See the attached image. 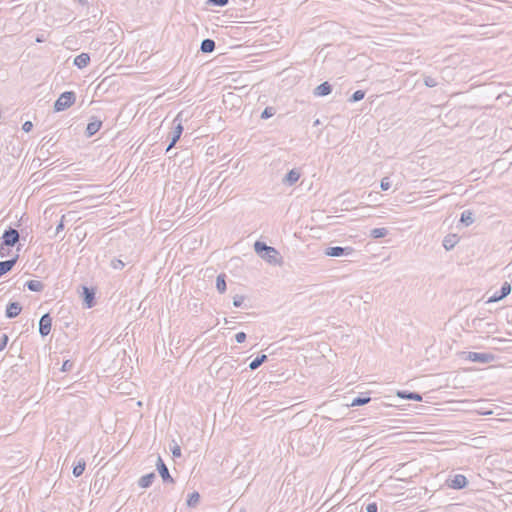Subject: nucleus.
Wrapping results in <instances>:
<instances>
[{
    "instance_id": "6ab92c4d",
    "label": "nucleus",
    "mask_w": 512,
    "mask_h": 512,
    "mask_svg": "<svg viewBox=\"0 0 512 512\" xmlns=\"http://www.w3.org/2000/svg\"><path fill=\"white\" fill-rule=\"evenodd\" d=\"M90 63V55L88 53H81L74 59V65L79 69H83Z\"/></svg>"
},
{
    "instance_id": "79ce46f5",
    "label": "nucleus",
    "mask_w": 512,
    "mask_h": 512,
    "mask_svg": "<svg viewBox=\"0 0 512 512\" xmlns=\"http://www.w3.org/2000/svg\"><path fill=\"white\" fill-rule=\"evenodd\" d=\"M33 129V123L31 121H26L22 125V130L24 132H30Z\"/></svg>"
},
{
    "instance_id": "393cba45",
    "label": "nucleus",
    "mask_w": 512,
    "mask_h": 512,
    "mask_svg": "<svg viewBox=\"0 0 512 512\" xmlns=\"http://www.w3.org/2000/svg\"><path fill=\"white\" fill-rule=\"evenodd\" d=\"M216 289L220 294H223L226 291L227 286H226V274L225 273H221L217 276Z\"/></svg>"
},
{
    "instance_id": "de8ad7c7",
    "label": "nucleus",
    "mask_w": 512,
    "mask_h": 512,
    "mask_svg": "<svg viewBox=\"0 0 512 512\" xmlns=\"http://www.w3.org/2000/svg\"><path fill=\"white\" fill-rule=\"evenodd\" d=\"M181 114H178L177 117L175 118L174 122L178 121L179 120V117H180Z\"/></svg>"
},
{
    "instance_id": "2eb2a0df",
    "label": "nucleus",
    "mask_w": 512,
    "mask_h": 512,
    "mask_svg": "<svg viewBox=\"0 0 512 512\" xmlns=\"http://www.w3.org/2000/svg\"><path fill=\"white\" fill-rule=\"evenodd\" d=\"M458 242L459 237L457 234H448L444 237L442 244L445 250L450 251L456 246Z\"/></svg>"
},
{
    "instance_id": "dca6fc26",
    "label": "nucleus",
    "mask_w": 512,
    "mask_h": 512,
    "mask_svg": "<svg viewBox=\"0 0 512 512\" xmlns=\"http://www.w3.org/2000/svg\"><path fill=\"white\" fill-rule=\"evenodd\" d=\"M183 132V126L181 124V121L175 126L174 131L172 132L171 141L168 145L166 151H169L172 147L175 146L177 141L180 139L181 134Z\"/></svg>"
},
{
    "instance_id": "5701e85b",
    "label": "nucleus",
    "mask_w": 512,
    "mask_h": 512,
    "mask_svg": "<svg viewBox=\"0 0 512 512\" xmlns=\"http://www.w3.org/2000/svg\"><path fill=\"white\" fill-rule=\"evenodd\" d=\"M24 286L32 292H41L44 289V284L38 280H28Z\"/></svg>"
},
{
    "instance_id": "f257e3e1",
    "label": "nucleus",
    "mask_w": 512,
    "mask_h": 512,
    "mask_svg": "<svg viewBox=\"0 0 512 512\" xmlns=\"http://www.w3.org/2000/svg\"><path fill=\"white\" fill-rule=\"evenodd\" d=\"M254 251L269 264L276 265L281 262L279 251L272 246H268L265 242L259 240L256 241L254 243Z\"/></svg>"
},
{
    "instance_id": "20e7f679",
    "label": "nucleus",
    "mask_w": 512,
    "mask_h": 512,
    "mask_svg": "<svg viewBox=\"0 0 512 512\" xmlns=\"http://www.w3.org/2000/svg\"><path fill=\"white\" fill-rule=\"evenodd\" d=\"M19 239L20 234L18 230L8 227L2 234L0 244H2V246L14 247L19 242Z\"/></svg>"
},
{
    "instance_id": "49530a36",
    "label": "nucleus",
    "mask_w": 512,
    "mask_h": 512,
    "mask_svg": "<svg viewBox=\"0 0 512 512\" xmlns=\"http://www.w3.org/2000/svg\"><path fill=\"white\" fill-rule=\"evenodd\" d=\"M319 124H320V120H319V119H317V120H315V121H314V126H317V125H319Z\"/></svg>"
},
{
    "instance_id": "4468645a",
    "label": "nucleus",
    "mask_w": 512,
    "mask_h": 512,
    "mask_svg": "<svg viewBox=\"0 0 512 512\" xmlns=\"http://www.w3.org/2000/svg\"><path fill=\"white\" fill-rule=\"evenodd\" d=\"M331 92H332V85L327 81L321 83L314 89V95L319 96V97L327 96Z\"/></svg>"
},
{
    "instance_id": "a19ab883",
    "label": "nucleus",
    "mask_w": 512,
    "mask_h": 512,
    "mask_svg": "<svg viewBox=\"0 0 512 512\" xmlns=\"http://www.w3.org/2000/svg\"><path fill=\"white\" fill-rule=\"evenodd\" d=\"M10 248L11 247L2 246V244H0V257L4 258L8 256L10 253Z\"/></svg>"
},
{
    "instance_id": "7ed1b4c3",
    "label": "nucleus",
    "mask_w": 512,
    "mask_h": 512,
    "mask_svg": "<svg viewBox=\"0 0 512 512\" xmlns=\"http://www.w3.org/2000/svg\"><path fill=\"white\" fill-rule=\"evenodd\" d=\"M464 359L471 362H478L487 364L493 362L496 356L492 353H480V352H463Z\"/></svg>"
},
{
    "instance_id": "f8f14e48",
    "label": "nucleus",
    "mask_w": 512,
    "mask_h": 512,
    "mask_svg": "<svg viewBox=\"0 0 512 512\" xmlns=\"http://www.w3.org/2000/svg\"><path fill=\"white\" fill-rule=\"evenodd\" d=\"M19 259V254H16L9 260L0 261V277L10 272Z\"/></svg>"
},
{
    "instance_id": "a211bd4d",
    "label": "nucleus",
    "mask_w": 512,
    "mask_h": 512,
    "mask_svg": "<svg viewBox=\"0 0 512 512\" xmlns=\"http://www.w3.org/2000/svg\"><path fill=\"white\" fill-rule=\"evenodd\" d=\"M397 396L402 399L422 401V395L418 392L400 390V391H397Z\"/></svg>"
},
{
    "instance_id": "9d476101",
    "label": "nucleus",
    "mask_w": 512,
    "mask_h": 512,
    "mask_svg": "<svg viewBox=\"0 0 512 512\" xmlns=\"http://www.w3.org/2000/svg\"><path fill=\"white\" fill-rule=\"evenodd\" d=\"M52 318L49 313L42 315L39 320V333L42 337L47 336L51 331Z\"/></svg>"
},
{
    "instance_id": "a878e982",
    "label": "nucleus",
    "mask_w": 512,
    "mask_h": 512,
    "mask_svg": "<svg viewBox=\"0 0 512 512\" xmlns=\"http://www.w3.org/2000/svg\"><path fill=\"white\" fill-rule=\"evenodd\" d=\"M267 359H268L267 355L261 354L250 362L249 368L254 371V370L258 369L264 362H266Z\"/></svg>"
},
{
    "instance_id": "cd10ccee",
    "label": "nucleus",
    "mask_w": 512,
    "mask_h": 512,
    "mask_svg": "<svg viewBox=\"0 0 512 512\" xmlns=\"http://www.w3.org/2000/svg\"><path fill=\"white\" fill-rule=\"evenodd\" d=\"M85 467H86V462L83 459L79 460L78 463L76 465H74V467H73V471H72L73 475L75 477H80L83 474Z\"/></svg>"
},
{
    "instance_id": "58836bf2",
    "label": "nucleus",
    "mask_w": 512,
    "mask_h": 512,
    "mask_svg": "<svg viewBox=\"0 0 512 512\" xmlns=\"http://www.w3.org/2000/svg\"><path fill=\"white\" fill-rule=\"evenodd\" d=\"M247 338V335L245 332L241 331V332H238L236 335H235V340L237 343H243L245 342Z\"/></svg>"
},
{
    "instance_id": "72a5a7b5",
    "label": "nucleus",
    "mask_w": 512,
    "mask_h": 512,
    "mask_svg": "<svg viewBox=\"0 0 512 512\" xmlns=\"http://www.w3.org/2000/svg\"><path fill=\"white\" fill-rule=\"evenodd\" d=\"M125 266L124 262L120 259H113L111 261V267L114 268V269H123Z\"/></svg>"
},
{
    "instance_id": "c756f323",
    "label": "nucleus",
    "mask_w": 512,
    "mask_h": 512,
    "mask_svg": "<svg viewBox=\"0 0 512 512\" xmlns=\"http://www.w3.org/2000/svg\"><path fill=\"white\" fill-rule=\"evenodd\" d=\"M365 97V91L357 90L349 98V102L355 103L361 101Z\"/></svg>"
},
{
    "instance_id": "bb28decb",
    "label": "nucleus",
    "mask_w": 512,
    "mask_h": 512,
    "mask_svg": "<svg viewBox=\"0 0 512 512\" xmlns=\"http://www.w3.org/2000/svg\"><path fill=\"white\" fill-rule=\"evenodd\" d=\"M199 501L200 494L197 491H194L188 495L186 504L188 507L194 508L199 504Z\"/></svg>"
},
{
    "instance_id": "ddd939ff",
    "label": "nucleus",
    "mask_w": 512,
    "mask_h": 512,
    "mask_svg": "<svg viewBox=\"0 0 512 512\" xmlns=\"http://www.w3.org/2000/svg\"><path fill=\"white\" fill-rule=\"evenodd\" d=\"M22 311V306L19 302H9L6 306L5 315L7 318L12 319L17 317Z\"/></svg>"
},
{
    "instance_id": "473e14b6",
    "label": "nucleus",
    "mask_w": 512,
    "mask_h": 512,
    "mask_svg": "<svg viewBox=\"0 0 512 512\" xmlns=\"http://www.w3.org/2000/svg\"><path fill=\"white\" fill-rule=\"evenodd\" d=\"M244 300H245V296H243V295H235L233 297V305L235 307H237V308L241 307L243 305Z\"/></svg>"
},
{
    "instance_id": "a18cd8bd",
    "label": "nucleus",
    "mask_w": 512,
    "mask_h": 512,
    "mask_svg": "<svg viewBox=\"0 0 512 512\" xmlns=\"http://www.w3.org/2000/svg\"><path fill=\"white\" fill-rule=\"evenodd\" d=\"M36 42H38V43H42V42H44V38H43V36H38V37L36 38Z\"/></svg>"
},
{
    "instance_id": "ea45409f",
    "label": "nucleus",
    "mask_w": 512,
    "mask_h": 512,
    "mask_svg": "<svg viewBox=\"0 0 512 512\" xmlns=\"http://www.w3.org/2000/svg\"><path fill=\"white\" fill-rule=\"evenodd\" d=\"M8 336L6 334H2L0 337V351L4 350L8 343Z\"/></svg>"
},
{
    "instance_id": "c03bdc74",
    "label": "nucleus",
    "mask_w": 512,
    "mask_h": 512,
    "mask_svg": "<svg viewBox=\"0 0 512 512\" xmlns=\"http://www.w3.org/2000/svg\"><path fill=\"white\" fill-rule=\"evenodd\" d=\"M64 218H65V215H63L61 217V220H60L59 224L56 227V235H58L61 231L64 230Z\"/></svg>"
},
{
    "instance_id": "1a4fd4ad",
    "label": "nucleus",
    "mask_w": 512,
    "mask_h": 512,
    "mask_svg": "<svg viewBox=\"0 0 512 512\" xmlns=\"http://www.w3.org/2000/svg\"><path fill=\"white\" fill-rule=\"evenodd\" d=\"M511 284L509 282H504L500 288V290L496 291L489 299L488 303L498 302L505 297H507L511 293Z\"/></svg>"
},
{
    "instance_id": "6e6552de",
    "label": "nucleus",
    "mask_w": 512,
    "mask_h": 512,
    "mask_svg": "<svg viewBox=\"0 0 512 512\" xmlns=\"http://www.w3.org/2000/svg\"><path fill=\"white\" fill-rule=\"evenodd\" d=\"M156 468L164 483H174V479L170 475L168 467L164 463L161 456L157 457Z\"/></svg>"
},
{
    "instance_id": "423d86ee",
    "label": "nucleus",
    "mask_w": 512,
    "mask_h": 512,
    "mask_svg": "<svg viewBox=\"0 0 512 512\" xmlns=\"http://www.w3.org/2000/svg\"><path fill=\"white\" fill-rule=\"evenodd\" d=\"M354 253V248L347 246V247H340V246H332L327 247L325 249V255L329 257H341V256H350Z\"/></svg>"
},
{
    "instance_id": "e433bc0d",
    "label": "nucleus",
    "mask_w": 512,
    "mask_h": 512,
    "mask_svg": "<svg viewBox=\"0 0 512 512\" xmlns=\"http://www.w3.org/2000/svg\"><path fill=\"white\" fill-rule=\"evenodd\" d=\"M171 452L173 457L179 458L181 457V448L177 443H174V446L171 447Z\"/></svg>"
},
{
    "instance_id": "37998d69",
    "label": "nucleus",
    "mask_w": 512,
    "mask_h": 512,
    "mask_svg": "<svg viewBox=\"0 0 512 512\" xmlns=\"http://www.w3.org/2000/svg\"><path fill=\"white\" fill-rule=\"evenodd\" d=\"M378 506L375 502L369 503L366 506V512H377Z\"/></svg>"
},
{
    "instance_id": "b1692460",
    "label": "nucleus",
    "mask_w": 512,
    "mask_h": 512,
    "mask_svg": "<svg viewBox=\"0 0 512 512\" xmlns=\"http://www.w3.org/2000/svg\"><path fill=\"white\" fill-rule=\"evenodd\" d=\"M475 221L474 213L471 210H464L461 213L460 222L463 223L465 226H470Z\"/></svg>"
},
{
    "instance_id": "f3484780",
    "label": "nucleus",
    "mask_w": 512,
    "mask_h": 512,
    "mask_svg": "<svg viewBox=\"0 0 512 512\" xmlns=\"http://www.w3.org/2000/svg\"><path fill=\"white\" fill-rule=\"evenodd\" d=\"M300 178V172L297 169H291L284 177L283 183L292 186L294 185Z\"/></svg>"
},
{
    "instance_id": "c85d7f7f",
    "label": "nucleus",
    "mask_w": 512,
    "mask_h": 512,
    "mask_svg": "<svg viewBox=\"0 0 512 512\" xmlns=\"http://www.w3.org/2000/svg\"><path fill=\"white\" fill-rule=\"evenodd\" d=\"M388 235V229L386 228H374L370 231V237L374 239L383 238Z\"/></svg>"
},
{
    "instance_id": "aec40b11",
    "label": "nucleus",
    "mask_w": 512,
    "mask_h": 512,
    "mask_svg": "<svg viewBox=\"0 0 512 512\" xmlns=\"http://www.w3.org/2000/svg\"><path fill=\"white\" fill-rule=\"evenodd\" d=\"M155 478H156V475H155L154 472H151V473H148L146 475H143L138 480V485L141 488H148V487H150L153 484Z\"/></svg>"
},
{
    "instance_id": "9b49d317",
    "label": "nucleus",
    "mask_w": 512,
    "mask_h": 512,
    "mask_svg": "<svg viewBox=\"0 0 512 512\" xmlns=\"http://www.w3.org/2000/svg\"><path fill=\"white\" fill-rule=\"evenodd\" d=\"M101 126L102 121L100 119H97L96 117H92L90 122L87 124L85 135L87 137H92L100 130Z\"/></svg>"
},
{
    "instance_id": "f03ea898",
    "label": "nucleus",
    "mask_w": 512,
    "mask_h": 512,
    "mask_svg": "<svg viewBox=\"0 0 512 512\" xmlns=\"http://www.w3.org/2000/svg\"><path fill=\"white\" fill-rule=\"evenodd\" d=\"M76 100V94L73 91H65L54 102V111L61 112L71 107Z\"/></svg>"
},
{
    "instance_id": "39448f33",
    "label": "nucleus",
    "mask_w": 512,
    "mask_h": 512,
    "mask_svg": "<svg viewBox=\"0 0 512 512\" xmlns=\"http://www.w3.org/2000/svg\"><path fill=\"white\" fill-rule=\"evenodd\" d=\"M445 484L447 487L455 490H462L466 488L469 484L466 476L462 474L449 475L446 479Z\"/></svg>"
},
{
    "instance_id": "4be33fe9",
    "label": "nucleus",
    "mask_w": 512,
    "mask_h": 512,
    "mask_svg": "<svg viewBox=\"0 0 512 512\" xmlns=\"http://www.w3.org/2000/svg\"><path fill=\"white\" fill-rule=\"evenodd\" d=\"M216 48L215 41L209 38L204 39L200 45V51L203 53H212Z\"/></svg>"
},
{
    "instance_id": "412c9836",
    "label": "nucleus",
    "mask_w": 512,
    "mask_h": 512,
    "mask_svg": "<svg viewBox=\"0 0 512 512\" xmlns=\"http://www.w3.org/2000/svg\"><path fill=\"white\" fill-rule=\"evenodd\" d=\"M370 401H371V397L368 395V393H362V394L358 395L357 397H355L351 401L349 406H352V407L362 406V405L369 403Z\"/></svg>"
},
{
    "instance_id": "f704fd0d",
    "label": "nucleus",
    "mask_w": 512,
    "mask_h": 512,
    "mask_svg": "<svg viewBox=\"0 0 512 512\" xmlns=\"http://www.w3.org/2000/svg\"><path fill=\"white\" fill-rule=\"evenodd\" d=\"M208 3L213 6L224 7L229 3V0H208Z\"/></svg>"
},
{
    "instance_id": "4c0bfd02",
    "label": "nucleus",
    "mask_w": 512,
    "mask_h": 512,
    "mask_svg": "<svg viewBox=\"0 0 512 512\" xmlns=\"http://www.w3.org/2000/svg\"><path fill=\"white\" fill-rule=\"evenodd\" d=\"M74 363L70 360H65L62 364L61 371L67 372L70 371L73 367Z\"/></svg>"
},
{
    "instance_id": "0eeeda50",
    "label": "nucleus",
    "mask_w": 512,
    "mask_h": 512,
    "mask_svg": "<svg viewBox=\"0 0 512 512\" xmlns=\"http://www.w3.org/2000/svg\"><path fill=\"white\" fill-rule=\"evenodd\" d=\"M81 288H82L81 297H82L83 304L87 308L94 307L96 305L95 289L92 287L85 286V285H83Z\"/></svg>"
},
{
    "instance_id": "7c9ffc66",
    "label": "nucleus",
    "mask_w": 512,
    "mask_h": 512,
    "mask_svg": "<svg viewBox=\"0 0 512 512\" xmlns=\"http://www.w3.org/2000/svg\"><path fill=\"white\" fill-rule=\"evenodd\" d=\"M276 113V110L275 108L273 107H266L262 113H261V119H269L271 118L272 116H274Z\"/></svg>"
},
{
    "instance_id": "c9c22d12",
    "label": "nucleus",
    "mask_w": 512,
    "mask_h": 512,
    "mask_svg": "<svg viewBox=\"0 0 512 512\" xmlns=\"http://www.w3.org/2000/svg\"><path fill=\"white\" fill-rule=\"evenodd\" d=\"M380 187L384 191L388 190L391 187V182L389 181L388 177L382 178V180L380 182Z\"/></svg>"
},
{
    "instance_id": "2f4dec72",
    "label": "nucleus",
    "mask_w": 512,
    "mask_h": 512,
    "mask_svg": "<svg viewBox=\"0 0 512 512\" xmlns=\"http://www.w3.org/2000/svg\"><path fill=\"white\" fill-rule=\"evenodd\" d=\"M423 83L425 86H427L429 88H433L438 85V82L435 78H433L431 76H427V75H425L423 77Z\"/></svg>"
}]
</instances>
